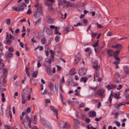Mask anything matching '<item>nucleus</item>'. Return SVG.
<instances>
[{
	"instance_id": "obj_1",
	"label": "nucleus",
	"mask_w": 129,
	"mask_h": 129,
	"mask_svg": "<svg viewBox=\"0 0 129 129\" xmlns=\"http://www.w3.org/2000/svg\"><path fill=\"white\" fill-rule=\"evenodd\" d=\"M32 120V118H30L28 116H25L24 121L22 122V124H23L24 127L27 128L31 127V123Z\"/></svg>"
},
{
	"instance_id": "obj_2",
	"label": "nucleus",
	"mask_w": 129,
	"mask_h": 129,
	"mask_svg": "<svg viewBox=\"0 0 129 129\" xmlns=\"http://www.w3.org/2000/svg\"><path fill=\"white\" fill-rule=\"evenodd\" d=\"M25 91L24 90H23L21 93V98H22V104L25 103L26 101L27 100H29L30 99V94H29L28 92H27L26 95L24 94V92Z\"/></svg>"
},
{
	"instance_id": "obj_3",
	"label": "nucleus",
	"mask_w": 129,
	"mask_h": 129,
	"mask_svg": "<svg viewBox=\"0 0 129 129\" xmlns=\"http://www.w3.org/2000/svg\"><path fill=\"white\" fill-rule=\"evenodd\" d=\"M38 0H36L35 4L34 6L35 7L37 8L38 11L39 12V15H42L43 14V12L42 11V6L41 4H39L38 2Z\"/></svg>"
},
{
	"instance_id": "obj_4",
	"label": "nucleus",
	"mask_w": 129,
	"mask_h": 129,
	"mask_svg": "<svg viewBox=\"0 0 129 129\" xmlns=\"http://www.w3.org/2000/svg\"><path fill=\"white\" fill-rule=\"evenodd\" d=\"M105 91L102 89H98L94 94V96L98 95L101 98H103L105 96Z\"/></svg>"
},
{
	"instance_id": "obj_5",
	"label": "nucleus",
	"mask_w": 129,
	"mask_h": 129,
	"mask_svg": "<svg viewBox=\"0 0 129 129\" xmlns=\"http://www.w3.org/2000/svg\"><path fill=\"white\" fill-rule=\"evenodd\" d=\"M27 5L24 3H20L18 5V7H15V10L16 11L19 12L21 10H23L24 7H26Z\"/></svg>"
},
{
	"instance_id": "obj_6",
	"label": "nucleus",
	"mask_w": 129,
	"mask_h": 129,
	"mask_svg": "<svg viewBox=\"0 0 129 129\" xmlns=\"http://www.w3.org/2000/svg\"><path fill=\"white\" fill-rule=\"evenodd\" d=\"M41 122L44 126L48 129H53L51 125L47 123L48 121L45 119L42 118L41 119Z\"/></svg>"
},
{
	"instance_id": "obj_7",
	"label": "nucleus",
	"mask_w": 129,
	"mask_h": 129,
	"mask_svg": "<svg viewBox=\"0 0 129 129\" xmlns=\"http://www.w3.org/2000/svg\"><path fill=\"white\" fill-rule=\"evenodd\" d=\"M39 12L37 11L34 13V16L35 17H36L37 18H39V19L36 21V24H40V22L41 19V16H43V14L42 15H39Z\"/></svg>"
},
{
	"instance_id": "obj_8",
	"label": "nucleus",
	"mask_w": 129,
	"mask_h": 129,
	"mask_svg": "<svg viewBox=\"0 0 129 129\" xmlns=\"http://www.w3.org/2000/svg\"><path fill=\"white\" fill-rule=\"evenodd\" d=\"M87 71V69L85 68H81L79 69V75L83 76L86 73Z\"/></svg>"
},
{
	"instance_id": "obj_9",
	"label": "nucleus",
	"mask_w": 129,
	"mask_h": 129,
	"mask_svg": "<svg viewBox=\"0 0 129 129\" xmlns=\"http://www.w3.org/2000/svg\"><path fill=\"white\" fill-rule=\"evenodd\" d=\"M98 62L97 60L95 61L92 64L93 68L95 69V70L98 71L100 69V66L98 65Z\"/></svg>"
},
{
	"instance_id": "obj_10",
	"label": "nucleus",
	"mask_w": 129,
	"mask_h": 129,
	"mask_svg": "<svg viewBox=\"0 0 129 129\" xmlns=\"http://www.w3.org/2000/svg\"><path fill=\"white\" fill-rule=\"evenodd\" d=\"M8 51L9 52L8 54V56L10 58H11L13 56V52L14 51L13 48L12 47L9 48L8 49Z\"/></svg>"
},
{
	"instance_id": "obj_11",
	"label": "nucleus",
	"mask_w": 129,
	"mask_h": 129,
	"mask_svg": "<svg viewBox=\"0 0 129 129\" xmlns=\"http://www.w3.org/2000/svg\"><path fill=\"white\" fill-rule=\"evenodd\" d=\"M74 121L75 126L77 128H79V125L81 124H83L82 123L77 119H74Z\"/></svg>"
},
{
	"instance_id": "obj_12",
	"label": "nucleus",
	"mask_w": 129,
	"mask_h": 129,
	"mask_svg": "<svg viewBox=\"0 0 129 129\" xmlns=\"http://www.w3.org/2000/svg\"><path fill=\"white\" fill-rule=\"evenodd\" d=\"M59 125L60 127H62L63 128H65L67 129L69 128L70 126V125L68 122H66L62 127L61 125V124L60 123H59Z\"/></svg>"
},
{
	"instance_id": "obj_13",
	"label": "nucleus",
	"mask_w": 129,
	"mask_h": 129,
	"mask_svg": "<svg viewBox=\"0 0 129 129\" xmlns=\"http://www.w3.org/2000/svg\"><path fill=\"white\" fill-rule=\"evenodd\" d=\"M50 108L51 110L53 111L54 112L56 113V118L58 119V110H57L54 106H50Z\"/></svg>"
},
{
	"instance_id": "obj_14",
	"label": "nucleus",
	"mask_w": 129,
	"mask_h": 129,
	"mask_svg": "<svg viewBox=\"0 0 129 129\" xmlns=\"http://www.w3.org/2000/svg\"><path fill=\"white\" fill-rule=\"evenodd\" d=\"M116 85L113 84L107 85L106 86V88H108L109 90L114 89L116 88Z\"/></svg>"
},
{
	"instance_id": "obj_15",
	"label": "nucleus",
	"mask_w": 129,
	"mask_h": 129,
	"mask_svg": "<svg viewBox=\"0 0 129 129\" xmlns=\"http://www.w3.org/2000/svg\"><path fill=\"white\" fill-rule=\"evenodd\" d=\"M123 70L125 74L129 75V68L126 66L123 67Z\"/></svg>"
},
{
	"instance_id": "obj_16",
	"label": "nucleus",
	"mask_w": 129,
	"mask_h": 129,
	"mask_svg": "<svg viewBox=\"0 0 129 129\" xmlns=\"http://www.w3.org/2000/svg\"><path fill=\"white\" fill-rule=\"evenodd\" d=\"M76 57V58H75L74 59V61H76V63H78L80 61L81 59V55L78 53L77 55V56Z\"/></svg>"
},
{
	"instance_id": "obj_17",
	"label": "nucleus",
	"mask_w": 129,
	"mask_h": 129,
	"mask_svg": "<svg viewBox=\"0 0 129 129\" xmlns=\"http://www.w3.org/2000/svg\"><path fill=\"white\" fill-rule=\"evenodd\" d=\"M76 57V58H75L74 59V61H76V63H78L80 61L81 59V55L78 53L77 55V56Z\"/></svg>"
},
{
	"instance_id": "obj_18",
	"label": "nucleus",
	"mask_w": 129,
	"mask_h": 129,
	"mask_svg": "<svg viewBox=\"0 0 129 129\" xmlns=\"http://www.w3.org/2000/svg\"><path fill=\"white\" fill-rule=\"evenodd\" d=\"M2 72L3 73L2 76L5 77H7L8 73V70L6 69H3L2 70Z\"/></svg>"
},
{
	"instance_id": "obj_19",
	"label": "nucleus",
	"mask_w": 129,
	"mask_h": 129,
	"mask_svg": "<svg viewBox=\"0 0 129 129\" xmlns=\"http://www.w3.org/2000/svg\"><path fill=\"white\" fill-rule=\"evenodd\" d=\"M64 4L67 7H72L74 6V5L73 4L70 2H67L66 1V2H64Z\"/></svg>"
},
{
	"instance_id": "obj_20",
	"label": "nucleus",
	"mask_w": 129,
	"mask_h": 129,
	"mask_svg": "<svg viewBox=\"0 0 129 129\" xmlns=\"http://www.w3.org/2000/svg\"><path fill=\"white\" fill-rule=\"evenodd\" d=\"M6 35V38L7 39H8H8H10V40L12 39L14 40L15 39V37L13 36L11 34H9L8 33H7Z\"/></svg>"
},
{
	"instance_id": "obj_21",
	"label": "nucleus",
	"mask_w": 129,
	"mask_h": 129,
	"mask_svg": "<svg viewBox=\"0 0 129 129\" xmlns=\"http://www.w3.org/2000/svg\"><path fill=\"white\" fill-rule=\"evenodd\" d=\"M54 0H46L45 3L46 5L51 6L54 2Z\"/></svg>"
},
{
	"instance_id": "obj_22",
	"label": "nucleus",
	"mask_w": 129,
	"mask_h": 129,
	"mask_svg": "<svg viewBox=\"0 0 129 129\" xmlns=\"http://www.w3.org/2000/svg\"><path fill=\"white\" fill-rule=\"evenodd\" d=\"M46 20L47 22L49 23H52L54 22V20L49 16L47 17Z\"/></svg>"
},
{
	"instance_id": "obj_23",
	"label": "nucleus",
	"mask_w": 129,
	"mask_h": 129,
	"mask_svg": "<svg viewBox=\"0 0 129 129\" xmlns=\"http://www.w3.org/2000/svg\"><path fill=\"white\" fill-rule=\"evenodd\" d=\"M113 48L117 49H121L122 48V45L120 44H117L116 45H112V46Z\"/></svg>"
},
{
	"instance_id": "obj_24",
	"label": "nucleus",
	"mask_w": 129,
	"mask_h": 129,
	"mask_svg": "<svg viewBox=\"0 0 129 129\" xmlns=\"http://www.w3.org/2000/svg\"><path fill=\"white\" fill-rule=\"evenodd\" d=\"M48 86L51 91L53 90L54 85L52 83L50 82H48Z\"/></svg>"
},
{
	"instance_id": "obj_25",
	"label": "nucleus",
	"mask_w": 129,
	"mask_h": 129,
	"mask_svg": "<svg viewBox=\"0 0 129 129\" xmlns=\"http://www.w3.org/2000/svg\"><path fill=\"white\" fill-rule=\"evenodd\" d=\"M89 115L90 117H95L96 115V112L93 111H90L89 113Z\"/></svg>"
},
{
	"instance_id": "obj_26",
	"label": "nucleus",
	"mask_w": 129,
	"mask_h": 129,
	"mask_svg": "<svg viewBox=\"0 0 129 129\" xmlns=\"http://www.w3.org/2000/svg\"><path fill=\"white\" fill-rule=\"evenodd\" d=\"M124 95L126 98L129 99V88L125 91Z\"/></svg>"
},
{
	"instance_id": "obj_27",
	"label": "nucleus",
	"mask_w": 129,
	"mask_h": 129,
	"mask_svg": "<svg viewBox=\"0 0 129 129\" xmlns=\"http://www.w3.org/2000/svg\"><path fill=\"white\" fill-rule=\"evenodd\" d=\"M50 65L47 66L46 67L47 73L49 75H50L51 71V70L50 69Z\"/></svg>"
},
{
	"instance_id": "obj_28",
	"label": "nucleus",
	"mask_w": 129,
	"mask_h": 129,
	"mask_svg": "<svg viewBox=\"0 0 129 129\" xmlns=\"http://www.w3.org/2000/svg\"><path fill=\"white\" fill-rule=\"evenodd\" d=\"M4 60L1 58H0V70L4 67V64L3 63Z\"/></svg>"
},
{
	"instance_id": "obj_29",
	"label": "nucleus",
	"mask_w": 129,
	"mask_h": 129,
	"mask_svg": "<svg viewBox=\"0 0 129 129\" xmlns=\"http://www.w3.org/2000/svg\"><path fill=\"white\" fill-rule=\"evenodd\" d=\"M73 80L72 78H69L67 80V82L68 85H71L72 84Z\"/></svg>"
},
{
	"instance_id": "obj_30",
	"label": "nucleus",
	"mask_w": 129,
	"mask_h": 129,
	"mask_svg": "<svg viewBox=\"0 0 129 129\" xmlns=\"http://www.w3.org/2000/svg\"><path fill=\"white\" fill-rule=\"evenodd\" d=\"M46 31L47 34L49 35H50L53 33L52 30L49 28H47Z\"/></svg>"
},
{
	"instance_id": "obj_31",
	"label": "nucleus",
	"mask_w": 129,
	"mask_h": 129,
	"mask_svg": "<svg viewBox=\"0 0 129 129\" xmlns=\"http://www.w3.org/2000/svg\"><path fill=\"white\" fill-rule=\"evenodd\" d=\"M87 78L86 76L82 77L80 81H83L84 83H85L87 80Z\"/></svg>"
},
{
	"instance_id": "obj_32",
	"label": "nucleus",
	"mask_w": 129,
	"mask_h": 129,
	"mask_svg": "<svg viewBox=\"0 0 129 129\" xmlns=\"http://www.w3.org/2000/svg\"><path fill=\"white\" fill-rule=\"evenodd\" d=\"M119 95L120 93L118 92L114 93L113 95L115 98L117 99H119L121 98V97L119 96Z\"/></svg>"
},
{
	"instance_id": "obj_33",
	"label": "nucleus",
	"mask_w": 129,
	"mask_h": 129,
	"mask_svg": "<svg viewBox=\"0 0 129 129\" xmlns=\"http://www.w3.org/2000/svg\"><path fill=\"white\" fill-rule=\"evenodd\" d=\"M48 10L49 12L52 13L54 12L55 10L51 6H49L48 8Z\"/></svg>"
},
{
	"instance_id": "obj_34",
	"label": "nucleus",
	"mask_w": 129,
	"mask_h": 129,
	"mask_svg": "<svg viewBox=\"0 0 129 129\" xmlns=\"http://www.w3.org/2000/svg\"><path fill=\"white\" fill-rule=\"evenodd\" d=\"M66 2L65 0H58V4L59 6H62Z\"/></svg>"
},
{
	"instance_id": "obj_35",
	"label": "nucleus",
	"mask_w": 129,
	"mask_h": 129,
	"mask_svg": "<svg viewBox=\"0 0 129 129\" xmlns=\"http://www.w3.org/2000/svg\"><path fill=\"white\" fill-rule=\"evenodd\" d=\"M107 53L108 55L110 56H112L113 55V51L111 49H109L107 50Z\"/></svg>"
},
{
	"instance_id": "obj_36",
	"label": "nucleus",
	"mask_w": 129,
	"mask_h": 129,
	"mask_svg": "<svg viewBox=\"0 0 129 129\" xmlns=\"http://www.w3.org/2000/svg\"><path fill=\"white\" fill-rule=\"evenodd\" d=\"M123 105H124V104L120 103L119 104H116L114 105V107L117 109H118L120 107Z\"/></svg>"
},
{
	"instance_id": "obj_37",
	"label": "nucleus",
	"mask_w": 129,
	"mask_h": 129,
	"mask_svg": "<svg viewBox=\"0 0 129 129\" xmlns=\"http://www.w3.org/2000/svg\"><path fill=\"white\" fill-rule=\"evenodd\" d=\"M41 43L43 44H45L47 42V39L45 38H42L41 40Z\"/></svg>"
},
{
	"instance_id": "obj_38",
	"label": "nucleus",
	"mask_w": 129,
	"mask_h": 129,
	"mask_svg": "<svg viewBox=\"0 0 129 129\" xmlns=\"http://www.w3.org/2000/svg\"><path fill=\"white\" fill-rule=\"evenodd\" d=\"M38 74V71L37 70H36L34 73L32 75V77L34 78L37 77Z\"/></svg>"
},
{
	"instance_id": "obj_39",
	"label": "nucleus",
	"mask_w": 129,
	"mask_h": 129,
	"mask_svg": "<svg viewBox=\"0 0 129 129\" xmlns=\"http://www.w3.org/2000/svg\"><path fill=\"white\" fill-rule=\"evenodd\" d=\"M119 50H117L116 52H113V54L114 56H117L119 52Z\"/></svg>"
},
{
	"instance_id": "obj_40",
	"label": "nucleus",
	"mask_w": 129,
	"mask_h": 129,
	"mask_svg": "<svg viewBox=\"0 0 129 129\" xmlns=\"http://www.w3.org/2000/svg\"><path fill=\"white\" fill-rule=\"evenodd\" d=\"M74 69H72L70 71L69 74L71 75H74V74H76V72H74Z\"/></svg>"
},
{
	"instance_id": "obj_41",
	"label": "nucleus",
	"mask_w": 129,
	"mask_h": 129,
	"mask_svg": "<svg viewBox=\"0 0 129 129\" xmlns=\"http://www.w3.org/2000/svg\"><path fill=\"white\" fill-rule=\"evenodd\" d=\"M5 23L8 25H9L11 23L10 19H7L5 21Z\"/></svg>"
},
{
	"instance_id": "obj_42",
	"label": "nucleus",
	"mask_w": 129,
	"mask_h": 129,
	"mask_svg": "<svg viewBox=\"0 0 129 129\" xmlns=\"http://www.w3.org/2000/svg\"><path fill=\"white\" fill-rule=\"evenodd\" d=\"M58 84H55V88L56 90V91L57 93V96L58 94Z\"/></svg>"
},
{
	"instance_id": "obj_43",
	"label": "nucleus",
	"mask_w": 129,
	"mask_h": 129,
	"mask_svg": "<svg viewBox=\"0 0 129 129\" xmlns=\"http://www.w3.org/2000/svg\"><path fill=\"white\" fill-rule=\"evenodd\" d=\"M50 57H52V58L53 59L54 55V53L53 52V51L52 50H50Z\"/></svg>"
},
{
	"instance_id": "obj_44",
	"label": "nucleus",
	"mask_w": 129,
	"mask_h": 129,
	"mask_svg": "<svg viewBox=\"0 0 129 129\" xmlns=\"http://www.w3.org/2000/svg\"><path fill=\"white\" fill-rule=\"evenodd\" d=\"M113 93H111V94H110V96L109 97V99H108V100L109 101V102L110 103H111V102H112V98L113 97Z\"/></svg>"
},
{
	"instance_id": "obj_45",
	"label": "nucleus",
	"mask_w": 129,
	"mask_h": 129,
	"mask_svg": "<svg viewBox=\"0 0 129 129\" xmlns=\"http://www.w3.org/2000/svg\"><path fill=\"white\" fill-rule=\"evenodd\" d=\"M67 102L69 104L72 105H74V101H70L69 100H68Z\"/></svg>"
},
{
	"instance_id": "obj_46",
	"label": "nucleus",
	"mask_w": 129,
	"mask_h": 129,
	"mask_svg": "<svg viewBox=\"0 0 129 129\" xmlns=\"http://www.w3.org/2000/svg\"><path fill=\"white\" fill-rule=\"evenodd\" d=\"M95 72V73L94 76H96L97 78H99V72L96 71Z\"/></svg>"
},
{
	"instance_id": "obj_47",
	"label": "nucleus",
	"mask_w": 129,
	"mask_h": 129,
	"mask_svg": "<svg viewBox=\"0 0 129 129\" xmlns=\"http://www.w3.org/2000/svg\"><path fill=\"white\" fill-rule=\"evenodd\" d=\"M89 87L90 89L93 90L94 91H95L97 89V87Z\"/></svg>"
},
{
	"instance_id": "obj_48",
	"label": "nucleus",
	"mask_w": 129,
	"mask_h": 129,
	"mask_svg": "<svg viewBox=\"0 0 129 129\" xmlns=\"http://www.w3.org/2000/svg\"><path fill=\"white\" fill-rule=\"evenodd\" d=\"M85 51L86 52H89V53H91V50L90 48H87L85 50Z\"/></svg>"
},
{
	"instance_id": "obj_49",
	"label": "nucleus",
	"mask_w": 129,
	"mask_h": 129,
	"mask_svg": "<svg viewBox=\"0 0 129 129\" xmlns=\"http://www.w3.org/2000/svg\"><path fill=\"white\" fill-rule=\"evenodd\" d=\"M34 122L33 123L35 124H36V122L37 121V119L36 118V116H35L34 117L33 119Z\"/></svg>"
},
{
	"instance_id": "obj_50",
	"label": "nucleus",
	"mask_w": 129,
	"mask_h": 129,
	"mask_svg": "<svg viewBox=\"0 0 129 129\" xmlns=\"http://www.w3.org/2000/svg\"><path fill=\"white\" fill-rule=\"evenodd\" d=\"M54 60V58H53V59H52V57H50V58L48 60V62L49 63V64H50L51 63L52 61H53Z\"/></svg>"
},
{
	"instance_id": "obj_51",
	"label": "nucleus",
	"mask_w": 129,
	"mask_h": 129,
	"mask_svg": "<svg viewBox=\"0 0 129 129\" xmlns=\"http://www.w3.org/2000/svg\"><path fill=\"white\" fill-rule=\"evenodd\" d=\"M113 35L111 31H109L107 33V36H111Z\"/></svg>"
},
{
	"instance_id": "obj_52",
	"label": "nucleus",
	"mask_w": 129,
	"mask_h": 129,
	"mask_svg": "<svg viewBox=\"0 0 129 129\" xmlns=\"http://www.w3.org/2000/svg\"><path fill=\"white\" fill-rule=\"evenodd\" d=\"M97 27L99 29L103 27L102 26L101 24H100L98 23H97Z\"/></svg>"
},
{
	"instance_id": "obj_53",
	"label": "nucleus",
	"mask_w": 129,
	"mask_h": 129,
	"mask_svg": "<svg viewBox=\"0 0 129 129\" xmlns=\"http://www.w3.org/2000/svg\"><path fill=\"white\" fill-rule=\"evenodd\" d=\"M47 91V90L46 89H45L44 90V91L42 93V94L43 95H45L46 94L48 93Z\"/></svg>"
},
{
	"instance_id": "obj_54",
	"label": "nucleus",
	"mask_w": 129,
	"mask_h": 129,
	"mask_svg": "<svg viewBox=\"0 0 129 129\" xmlns=\"http://www.w3.org/2000/svg\"><path fill=\"white\" fill-rule=\"evenodd\" d=\"M62 85L60 84L59 86V89L60 90L61 92L62 93H63V91L62 89Z\"/></svg>"
},
{
	"instance_id": "obj_55",
	"label": "nucleus",
	"mask_w": 129,
	"mask_h": 129,
	"mask_svg": "<svg viewBox=\"0 0 129 129\" xmlns=\"http://www.w3.org/2000/svg\"><path fill=\"white\" fill-rule=\"evenodd\" d=\"M102 117L101 116L99 117V118H96L95 119V120L96 121H99L100 120H101L102 118Z\"/></svg>"
},
{
	"instance_id": "obj_56",
	"label": "nucleus",
	"mask_w": 129,
	"mask_h": 129,
	"mask_svg": "<svg viewBox=\"0 0 129 129\" xmlns=\"http://www.w3.org/2000/svg\"><path fill=\"white\" fill-rule=\"evenodd\" d=\"M114 123L116 125H117L118 126H120V123L119 122L117 121H115L114 122Z\"/></svg>"
},
{
	"instance_id": "obj_57",
	"label": "nucleus",
	"mask_w": 129,
	"mask_h": 129,
	"mask_svg": "<svg viewBox=\"0 0 129 129\" xmlns=\"http://www.w3.org/2000/svg\"><path fill=\"white\" fill-rule=\"evenodd\" d=\"M98 41L96 42H95L94 44L93 45V46L94 47H96L98 46Z\"/></svg>"
},
{
	"instance_id": "obj_58",
	"label": "nucleus",
	"mask_w": 129,
	"mask_h": 129,
	"mask_svg": "<svg viewBox=\"0 0 129 129\" xmlns=\"http://www.w3.org/2000/svg\"><path fill=\"white\" fill-rule=\"evenodd\" d=\"M115 75L118 77L119 78H121V75L118 72H116L115 73Z\"/></svg>"
},
{
	"instance_id": "obj_59",
	"label": "nucleus",
	"mask_w": 129,
	"mask_h": 129,
	"mask_svg": "<svg viewBox=\"0 0 129 129\" xmlns=\"http://www.w3.org/2000/svg\"><path fill=\"white\" fill-rule=\"evenodd\" d=\"M59 38L60 36H59L57 35L56 36L55 38V41L56 42H58V39H59Z\"/></svg>"
},
{
	"instance_id": "obj_60",
	"label": "nucleus",
	"mask_w": 129,
	"mask_h": 129,
	"mask_svg": "<svg viewBox=\"0 0 129 129\" xmlns=\"http://www.w3.org/2000/svg\"><path fill=\"white\" fill-rule=\"evenodd\" d=\"M90 121V119L88 118H86L85 119V121L87 123H89Z\"/></svg>"
},
{
	"instance_id": "obj_61",
	"label": "nucleus",
	"mask_w": 129,
	"mask_h": 129,
	"mask_svg": "<svg viewBox=\"0 0 129 129\" xmlns=\"http://www.w3.org/2000/svg\"><path fill=\"white\" fill-rule=\"evenodd\" d=\"M74 25L75 27H77L78 26H81L82 24L80 22H79L77 23L76 24H74Z\"/></svg>"
},
{
	"instance_id": "obj_62",
	"label": "nucleus",
	"mask_w": 129,
	"mask_h": 129,
	"mask_svg": "<svg viewBox=\"0 0 129 129\" xmlns=\"http://www.w3.org/2000/svg\"><path fill=\"white\" fill-rule=\"evenodd\" d=\"M15 129H22L19 125H17L15 127Z\"/></svg>"
},
{
	"instance_id": "obj_63",
	"label": "nucleus",
	"mask_w": 129,
	"mask_h": 129,
	"mask_svg": "<svg viewBox=\"0 0 129 129\" xmlns=\"http://www.w3.org/2000/svg\"><path fill=\"white\" fill-rule=\"evenodd\" d=\"M30 82L31 83L33 84H35V83L34 82V80L33 79H30Z\"/></svg>"
},
{
	"instance_id": "obj_64",
	"label": "nucleus",
	"mask_w": 129,
	"mask_h": 129,
	"mask_svg": "<svg viewBox=\"0 0 129 129\" xmlns=\"http://www.w3.org/2000/svg\"><path fill=\"white\" fill-rule=\"evenodd\" d=\"M114 58H115V59L116 60H117L118 61H120V59L119 57H117V56H114Z\"/></svg>"
}]
</instances>
